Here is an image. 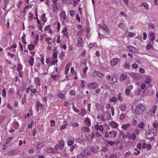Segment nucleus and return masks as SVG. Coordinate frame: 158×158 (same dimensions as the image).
I'll return each instance as SVG.
<instances>
[{
  "label": "nucleus",
  "mask_w": 158,
  "mask_h": 158,
  "mask_svg": "<svg viewBox=\"0 0 158 158\" xmlns=\"http://www.w3.org/2000/svg\"><path fill=\"white\" fill-rule=\"evenodd\" d=\"M157 131L154 129H150L146 131L145 136L146 139L154 141L155 136L156 135Z\"/></svg>",
  "instance_id": "1"
},
{
  "label": "nucleus",
  "mask_w": 158,
  "mask_h": 158,
  "mask_svg": "<svg viewBox=\"0 0 158 158\" xmlns=\"http://www.w3.org/2000/svg\"><path fill=\"white\" fill-rule=\"evenodd\" d=\"M145 110V106L142 104L140 103L138 104L136 107L135 112L137 115L141 114Z\"/></svg>",
  "instance_id": "2"
},
{
  "label": "nucleus",
  "mask_w": 158,
  "mask_h": 158,
  "mask_svg": "<svg viewBox=\"0 0 158 158\" xmlns=\"http://www.w3.org/2000/svg\"><path fill=\"white\" fill-rule=\"evenodd\" d=\"M117 135V133L114 131H107L105 133V137L111 139L114 138Z\"/></svg>",
  "instance_id": "3"
},
{
  "label": "nucleus",
  "mask_w": 158,
  "mask_h": 158,
  "mask_svg": "<svg viewBox=\"0 0 158 158\" xmlns=\"http://www.w3.org/2000/svg\"><path fill=\"white\" fill-rule=\"evenodd\" d=\"M120 61V60L118 58H113L110 62L111 65L112 66H114L118 64Z\"/></svg>",
  "instance_id": "4"
},
{
  "label": "nucleus",
  "mask_w": 158,
  "mask_h": 158,
  "mask_svg": "<svg viewBox=\"0 0 158 158\" xmlns=\"http://www.w3.org/2000/svg\"><path fill=\"white\" fill-rule=\"evenodd\" d=\"M111 117V115L110 113L106 112L101 117V119L103 121L108 120Z\"/></svg>",
  "instance_id": "5"
},
{
  "label": "nucleus",
  "mask_w": 158,
  "mask_h": 158,
  "mask_svg": "<svg viewBox=\"0 0 158 158\" xmlns=\"http://www.w3.org/2000/svg\"><path fill=\"white\" fill-rule=\"evenodd\" d=\"M106 78L107 80H109L110 83L111 84H114L117 81L116 79H114V77H111L110 75H107Z\"/></svg>",
  "instance_id": "6"
},
{
  "label": "nucleus",
  "mask_w": 158,
  "mask_h": 158,
  "mask_svg": "<svg viewBox=\"0 0 158 158\" xmlns=\"http://www.w3.org/2000/svg\"><path fill=\"white\" fill-rule=\"evenodd\" d=\"M157 108L156 105H154L150 110L149 114L151 116H153L155 114L156 110Z\"/></svg>",
  "instance_id": "7"
},
{
  "label": "nucleus",
  "mask_w": 158,
  "mask_h": 158,
  "mask_svg": "<svg viewBox=\"0 0 158 158\" xmlns=\"http://www.w3.org/2000/svg\"><path fill=\"white\" fill-rule=\"evenodd\" d=\"M98 86V84L95 82H93L92 83H89L87 86L90 89H95Z\"/></svg>",
  "instance_id": "8"
},
{
  "label": "nucleus",
  "mask_w": 158,
  "mask_h": 158,
  "mask_svg": "<svg viewBox=\"0 0 158 158\" xmlns=\"http://www.w3.org/2000/svg\"><path fill=\"white\" fill-rule=\"evenodd\" d=\"M36 20L37 24L38 25V27L39 30H42V28L44 23L41 22L40 20L39 19L38 17H36Z\"/></svg>",
  "instance_id": "9"
},
{
  "label": "nucleus",
  "mask_w": 158,
  "mask_h": 158,
  "mask_svg": "<svg viewBox=\"0 0 158 158\" xmlns=\"http://www.w3.org/2000/svg\"><path fill=\"white\" fill-rule=\"evenodd\" d=\"M83 45L82 38L80 37L77 38V46L79 47H81Z\"/></svg>",
  "instance_id": "10"
},
{
  "label": "nucleus",
  "mask_w": 158,
  "mask_h": 158,
  "mask_svg": "<svg viewBox=\"0 0 158 158\" xmlns=\"http://www.w3.org/2000/svg\"><path fill=\"white\" fill-rule=\"evenodd\" d=\"M84 121L85 123L88 127H89L91 126V120L88 117L85 118Z\"/></svg>",
  "instance_id": "11"
},
{
  "label": "nucleus",
  "mask_w": 158,
  "mask_h": 158,
  "mask_svg": "<svg viewBox=\"0 0 158 158\" xmlns=\"http://www.w3.org/2000/svg\"><path fill=\"white\" fill-rule=\"evenodd\" d=\"M95 128L96 130H99L100 132L102 131L103 130V126L101 125H99L98 124L95 125Z\"/></svg>",
  "instance_id": "12"
},
{
  "label": "nucleus",
  "mask_w": 158,
  "mask_h": 158,
  "mask_svg": "<svg viewBox=\"0 0 158 158\" xmlns=\"http://www.w3.org/2000/svg\"><path fill=\"white\" fill-rule=\"evenodd\" d=\"M19 151L18 150H11L7 152V155L9 156L15 155L18 153Z\"/></svg>",
  "instance_id": "13"
},
{
  "label": "nucleus",
  "mask_w": 158,
  "mask_h": 158,
  "mask_svg": "<svg viewBox=\"0 0 158 158\" xmlns=\"http://www.w3.org/2000/svg\"><path fill=\"white\" fill-rule=\"evenodd\" d=\"M60 16L63 20V23H64L65 22L64 20H65L66 19V16L65 12L64 10L61 11L60 14Z\"/></svg>",
  "instance_id": "14"
},
{
  "label": "nucleus",
  "mask_w": 158,
  "mask_h": 158,
  "mask_svg": "<svg viewBox=\"0 0 158 158\" xmlns=\"http://www.w3.org/2000/svg\"><path fill=\"white\" fill-rule=\"evenodd\" d=\"M127 48L129 49V51L132 53H135L137 52L135 47L131 46H128Z\"/></svg>",
  "instance_id": "15"
},
{
  "label": "nucleus",
  "mask_w": 158,
  "mask_h": 158,
  "mask_svg": "<svg viewBox=\"0 0 158 158\" xmlns=\"http://www.w3.org/2000/svg\"><path fill=\"white\" fill-rule=\"evenodd\" d=\"M61 32L63 33V35L64 36L66 37L67 38H69L68 33L67 32V29L66 27H64Z\"/></svg>",
  "instance_id": "16"
},
{
  "label": "nucleus",
  "mask_w": 158,
  "mask_h": 158,
  "mask_svg": "<svg viewBox=\"0 0 158 158\" xmlns=\"http://www.w3.org/2000/svg\"><path fill=\"white\" fill-rule=\"evenodd\" d=\"M109 126L112 128H116L118 127V124L114 122H112L109 124Z\"/></svg>",
  "instance_id": "17"
},
{
  "label": "nucleus",
  "mask_w": 158,
  "mask_h": 158,
  "mask_svg": "<svg viewBox=\"0 0 158 158\" xmlns=\"http://www.w3.org/2000/svg\"><path fill=\"white\" fill-rule=\"evenodd\" d=\"M34 83L36 85L40 86L41 85V81L40 78L38 77H36L34 80Z\"/></svg>",
  "instance_id": "18"
},
{
  "label": "nucleus",
  "mask_w": 158,
  "mask_h": 158,
  "mask_svg": "<svg viewBox=\"0 0 158 158\" xmlns=\"http://www.w3.org/2000/svg\"><path fill=\"white\" fill-rule=\"evenodd\" d=\"M148 37L152 41L155 40V37L154 34L152 32H150L148 34Z\"/></svg>",
  "instance_id": "19"
},
{
  "label": "nucleus",
  "mask_w": 158,
  "mask_h": 158,
  "mask_svg": "<svg viewBox=\"0 0 158 158\" xmlns=\"http://www.w3.org/2000/svg\"><path fill=\"white\" fill-rule=\"evenodd\" d=\"M47 152L48 153H56V150H55V149L53 148H48L47 150Z\"/></svg>",
  "instance_id": "20"
},
{
  "label": "nucleus",
  "mask_w": 158,
  "mask_h": 158,
  "mask_svg": "<svg viewBox=\"0 0 158 158\" xmlns=\"http://www.w3.org/2000/svg\"><path fill=\"white\" fill-rule=\"evenodd\" d=\"M152 81L151 78L149 76L147 77L145 79V82L147 84H150Z\"/></svg>",
  "instance_id": "21"
},
{
  "label": "nucleus",
  "mask_w": 158,
  "mask_h": 158,
  "mask_svg": "<svg viewBox=\"0 0 158 158\" xmlns=\"http://www.w3.org/2000/svg\"><path fill=\"white\" fill-rule=\"evenodd\" d=\"M29 60L28 61L29 65L31 66L33 65V63L34 61V58L33 57L31 56H29Z\"/></svg>",
  "instance_id": "22"
},
{
  "label": "nucleus",
  "mask_w": 158,
  "mask_h": 158,
  "mask_svg": "<svg viewBox=\"0 0 158 158\" xmlns=\"http://www.w3.org/2000/svg\"><path fill=\"white\" fill-rule=\"evenodd\" d=\"M127 77V75L125 74H122L119 77V80L121 81H123L125 80Z\"/></svg>",
  "instance_id": "23"
},
{
  "label": "nucleus",
  "mask_w": 158,
  "mask_h": 158,
  "mask_svg": "<svg viewBox=\"0 0 158 158\" xmlns=\"http://www.w3.org/2000/svg\"><path fill=\"white\" fill-rule=\"evenodd\" d=\"M58 51H56V47H55V49L53 50L52 54V57L54 59H56L57 57V54Z\"/></svg>",
  "instance_id": "24"
},
{
  "label": "nucleus",
  "mask_w": 158,
  "mask_h": 158,
  "mask_svg": "<svg viewBox=\"0 0 158 158\" xmlns=\"http://www.w3.org/2000/svg\"><path fill=\"white\" fill-rule=\"evenodd\" d=\"M46 14L45 13L44 14L41 15V20L45 23L47 21V18L45 17Z\"/></svg>",
  "instance_id": "25"
},
{
  "label": "nucleus",
  "mask_w": 158,
  "mask_h": 158,
  "mask_svg": "<svg viewBox=\"0 0 158 158\" xmlns=\"http://www.w3.org/2000/svg\"><path fill=\"white\" fill-rule=\"evenodd\" d=\"M71 65V63L69 62L68 64L66 65L65 67V74L66 75L68 74V72L69 71V69L70 66Z\"/></svg>",
  "instance_id": "26"
},
{
  "label": "nucleus",
  "mask_w": 158,
  "mask_h": 158,
  "mask_svg": "<svg viewBox=\"0 0 158 158\" xmlns=\"http://www.w3.org/2000/svg\"><path fill=\"white\" fill-rule=\"evenodd\" d=\"M39 106L42 107L44 106V105L42 104H40V102H38L37 103L36 106V110L37 112H39Z\"/></svg>",
  "instance_id": "27"
},
{
  "label": "nucleus",
  "mask_w": 158,
  "mask_h": 158,
  "mask_svg": "<svg viewBox=\"0 0 158 158\" xmlns=\"http://www.w3.org/2000/svg\"><path fill=\"white\" fill-rule=\"evenodd\" d=\"M84 157L87 158V157L85 155L84 152H82L77 155V158H84Z\"/></svg>",
  "instance_id": "28"
},
{
  "label": "nucleus",
  "mask_w": 158,
  "mask_h": 158,
  "mask_svg": "<svg viewBox=\"0 0 158 158\" xmlns=\"http://www.w3.org/2000/svg\"><path fill=\"white\" fill-rule=\"evenodd\" d=\"M123 67L124 69H129L130 68V64L129 62H125L124 65Z\"/></svg>",
  "instance_id": "29"
},
{
  "label": "nucleus",
  "mask_w": 158,
  "mask_h": 158,
  "mask_svg": "<svg viewBox=\"0 0 158 158\" xmlns=\"http://www.w3.org/2000/svg\"><path fill=\"white\" fill-rule=\"evenodd\" d=\"M59 148L60 149H61L64 147V143L63 140H60L59 143Z\"/></svg>",
  "instance_id": "30"
},
{
  "label": "nucleus",
  "mask_w": 158,
  "mask_h": 158,
  "mask_svg": "<svg viewBox=\"0 0 158 158\" xmlns=\"http://www.w3.org/2000/svg\"><path fill=\"white\" fill-rule=\"evenodd\" d=\"M14 138L13 137H11L8 138L6 140V143L7 144H9L14 139Z\"/></svg>",
  "instance_id": "31"
},
{
  "label": "nucleus",
  "mask_w": 158,
  "mask_h": 158,
  "mask_svg": "<svg viewBox=\"0 0 158 158\" xmlns=\"http://www.w3.org/2000/svg\"><path fill=\"white\" fill-rule=\"evenodd\" d=\"M130 126V125L129 124H123L122 126V129L124 131L126 130L127 128H128Z\"/></svg>",
  "instance_id": "32"
},
{
  "label": "nucleus",
  "mask_w": 158,
  "mask_h": 158,
  "mask_svg": "<svg viewBox=\"0 0 158 158\" xmlns=\"http://www.w3.org/2000/svg\"><path fill=\"white\" fill-rule=\"evenodd\" d=\"M67 124L68 122L66 121H65L64 122V124L60 128V130L62 131L64 128H65L67 126Z\"/></svg>",
  "instance_id": "33"
},
{
  "label": "nucleus",
  "mask_w": 158,
  "mask_h": 158,
  "mask_svg": "<svg viewBox=\"0 0 158 158\" xmlns=\"http://www.w3.org/2000/svg\"><path fill=\"white\" fill-rule=\"evenodd\" d=\"M58 62V60L56 59L52 60L50 59V64L51 65H54Z\"/></svg>",
  "instance_id": "34"
},
{
  "label": "nucleus",
  "mask_w": 158,
  "mask_h": 158,
  "mask_svg": "<svg viewBox=\"0 0 158 158\" xmlns=\"http://www.w3.org/2000/svg\"><path fill=\"white\" fill-rule=\"evenodd\" d=\"M139 127L142 130H144L145 124L143 122H141L138 125Z\"/></svg>",
  "instance_id": "35"
},
{
  "label": "nucleus",
  "mask_w": 158,
  "mask_h": 158,
  "mask_svg": "<svg viewBox=\"0 0 158 158\" xmlns=\"http://www.w3.org/2000/svg\"><path fill=\"white\" fill-rule=\"evenodd\" d=\"M54 24H57V30L58 32H59L60 29V27H61V25H60V23L58 22H55Z\"/></svg>",
  "instance_id": "36"
},
{
  "label": "nucleus",
  "mask_w": 158,
  "mask_h": 158,
  "mask_svg": "<svg viewBox=\"0 0 158 158\" xmlns=\"http://www.w3.org/2000/svg\"><path fill=\"white\" fill-rule=\"evenodd\" d=\"M120 110L122 111H124L126 109V106L125 104H122L120 106Z\"/></svg>",
  "instance_id": "37"
},
{
  "label": "nucleus",
  "mask_w": 158,
  "mask_h": 158,
  "mask_svg": "<svg viewBox=\"0 0 158 158\" xmlns=\"http://www.w3.org/2000/svg\"><path fill=\"white\" fill-rule=\"evenodd\" d=\"M57 96L61 99H64L65 98V95L64 94L59 93L57 94Z\"/></svg>",
  "instance_id": "38"
},
{
  "label": "nucleus",
  "mask_w": 158,
  "mask_h": 158,
  "mask_svg": "<svg viewBox=\"0 0 158 158\" xmlns=\"http://www.w3.org/2000/svg\"><path fill=\"white\" fill-rule=\"evenodd\" d=\"M118 26L121 29L124 28L125 27V23H120L118 24Z\"/></svg>",
  "instance_id": "39"
},
{
  "label": "nucleus",
  "mask_w": 158,
  "mask_h": 158,
  "mask_svg": "<svg viewBox=\"0 0 158 158\" xmlns=\"http://www.w3.org/2000/svg\"><path fill=\"white\" fill-rule=\"evenodd\" d=\"M114 108V107L113 106H111L110 104H107L106 105V108L107 110L110 109L111 110Z\"/></svg>",
  "instance_id": "40"
},
{
  "label": "nucleus",
  "mask_w": 158,
  "mask_h": 158,
  "mask_svg": "<svg viewBox=\"0 0 158 158\" xmlns=\"http://www.w3.org/2000/svg\"><path fill=\"white\" fill-rule=\"evenodd\" d=\"M153 126L155 128H157L158 127V123L157 120H155L153 123Z\"/></svg>",
  "instance_id": "41"
},
{
  "label": "nucleus",
  "mask_w": 158,
  "mask_h": 158,
  "mask_svg": "<svg viewBox=\"0 0 158 158\" xmlns=\"http://www.w3.org/2000/svg\"><path fill=\"white\" fill-rule=\"evenodd\" d=\"M25 38H26V35H25V34H24L22 36V38H21L22 41L23 43L25 44H27V42L25 41Z\"/></svg>",
  "instance_id": "42"
},
{
  "label": "nucleus",
  "mask_w": 158,
  "mask_h": 158,
  "mask_svg": "<svg viewBox=\"0 0 158 158\" xmlns=\"http://www.w3.org/2000/svg\"><path fill=\"white\" fill-rule=\"evenodd\" d=\"M74 143V141L72 140L68 141L67 142V145L69 146H73Z\"/></svg>",
  "instance_id": "43"
},
{
  "label": "nucleus",
  "mask_w": 158,
  "mask_h": 158,
  "mask_svg": "<svg viewBox=\"0 0 158 158\" xmlns=\"http://www.w3.org/2000/svg\"><path fill=\"white\" fill-rule=\"evenodd\" d=\"M35 47V46L34 44H30L28 45V48L29 50H31Z\"/></svg>",
  "instance_id": "44"
},
{
  "label": "nucleus",
  "mask_w": 158,
  "mask_h": 158,
  "mask_svg": "<svg viewBox=\"0 0 158 158\" xmlns=\"http://www.w3.org/2000/svg\"><path fill=\"white\" fill-rule=\"evenodd\" d=\"M34 87V86L32 85H31L30 86V87H28L26 88V91L27 93H29L30 92V89H33Z\"/></svg>",
  "instance_id": "45"
},
{
  "label": "nucleus",
  "mask_w": 158,
  "mask_h": 158,
  "mask_svg": "<svg viewBox=\"0 0 158 158\" xmlns=\"http://www.w3.org/2000/svg\"><path fill=\"white\" fill-rule=\"evenodd\" d=\"M98 71L97 70H94L92 74V76L93 77H96L98 75Z\"/></svg>",
  "instance_id": "46"
},
{
  "label": "nucleus",
  "mask_w": 158,
  "mask_h": 158,
  "mask_svg": "<svg viewBox=\"0 0 158 158\" xmlns=\"http://www.w3.org/2000/svg\"><path fill=\"white\" fill-rule=\"evenodd\" d=\"M17 69V70L19 72H20L22 69V66L21 64H18Z\"/></svg>",
  "instance_id": "47"
},
{
  "label": "nucleus",
  "mask_w": 158,
  "mask_h": 158,
  "mask_svg": "<svg viewBox=\"0 0 158 158\" xmlns=\"http://www.w3.org/2000/svg\"><path fill=\"white\" fill-rule=\"evenodd\" d=\"M82 130L87 132H89L90 131V129L88 127H84L82 128Z\"/></svg>",
  "instance_id": "48"
},
{
  "label": "nucleus",
  "mask_w": 158,
  "mask_h": 158,
  "mask_svg": "<svg viewBox=\"0 0 158 158\" xmlns=\"http://www.w3.org/2000/svg\"><path fill=\"white\" fill-rule=\"evenodd\" d=\"M125 114L124 113H122L120 115V119L121 120H123L125 117Z\"/></svg>",
  "instance_id": "49"
},
{
  "label": "nucleus",
  "mask_w": 158,
  "mask_h": 158,
  "mask_svg": "<svg viewBox=\"0 0 158 158\" xmlns=\"http://www.w3.org/2000/svg\"><path fill=\"white\" fill-rule=\"evenodd\" d=\"M69 13L71 16L74 17L75 13L73 10H69Z\"/></svg>",
  "instance_id": "50"
},
{
  "label": "nucleus",
  "mask_w": 158,
  "mask_h": 158,
  "mask_svg": "<svg viewBox=\"0 0 158 158\" xmlns=\"http://www.w3.org/2000/svg\"><path fill=\"white\" fill-rule=\"evenodd\" d=\"M73 110L74 111L77 113H79V110L77 109V108L75 106L73 103Z\"/></svg>",
  "instance_id": "51"
},
{
  "label": "nucleus",
  "mask_w": 158,
  "mask_h": 158,
  "mask_svg": "<svg viewBox=\"0 0 158 158\" xmlns=\"http://www.w3.org/2000/svg\"><path fill=\"white\" fill-rule=\"evenodd\" d=\"M131 90L130 89H126L125 92V94L127 96H129L130 95V93Z\"/></svg>",
  "instance_id": "52"
},
{
  "label": "nucleus",
  "mask_w": 158,
  "mask_h": 158,
  "mask_svg": "<svg viewBox=\"0 0 158 158\" xmlns=\"http://www.w3.org/2000/svg\"><path fill=\"white\" fill-rule=\"evenodd\" d=\"M121 93H119L117 97V99L118 100L120 101H122L123 100L122 98L121 97Z\"/></svg>",
  "instance_id": "53"
},
{
  "label": "nucleus",
  "mask_w": 158,
  "mask_h": 158,
  "mask_svg": "<svg viewBox=\"0 0 158 158\" xmlns=\"http://www.w3.org/2000/svg\"><path fill=\"white\" fill-rule=\"evenodd\" d=\"M143 6L145 7V8L146 9H149V5L148 3L146 2H143Z\"/></svg>",
  "instance_id": "54"
},
{
  "label": "nucleus",
  "mask_w": 158,
  "mask_h": 158,
  "mask_svg": "<svg viewBox=\"0 0 158 158\" xmlns=\"http://www.w3.org/2000/svg\"><path fill=\"white\" fill-rule=\"evenodd\" d=\"M131 152H126L124 155V157L126 158L129 155H131Z\"/></svg>",
  "instance_id": "55"
},
{
  "label": "nucleus",
  "mask_w": 158,
  "mask_h": 158,
  "mask_svg": "<svg viewBox=\"0 0 158 158\" xmlns=\"http://www.w3.org/2000/svg\"><path fill=\"white\" fill-rule=\"evenodd\" d=\"M88 67L86 66L85 67H84L83 69V74H85L86 73V72L88 69Z\"/></svg>",
  "instance_id": "56"
},
{
  "label": "nucleus",
  "mask_w": 158,
  "mask_h": 158,
  "mask_svg": "<svg viewBox=\"0 0 158 158\" xmlns=\"http://www.w3.org/2000/svg\"><path fill=\"white\" fill-rule=\"evenodd\" d=\"M15 126H14V128L15 129H17L18 127L19 126V125L18 122L17 121H15L14 122Z\"/></svg>",
  "instance_id": "57"
},
{
  "label": "nucleus",
  "mask_w": 158,
  "mask_h": 158,
  "mask_svg": "<svg viewBox=\"0 0 158 158\" xmlns=\"http://www.w3.org/2000/svg\"><path fill=\"white\" fill-rule=\"evenodd\" d=\"M136 135L134 134H132L131 135V138L133 140H134L136 138Z\"/></svg>",
  "instance_id": "58"
},
{
  "label": "nucleus",
  "mask_w": 158,
  "mask_h": 158,
  "mask_svg": "<svg viewBox=\"0 0 158 158\" xmlns=\"http://www.w3.org/2000/svg\"><path fill=\"white\" fill-rule=\"evenodd\" d=\"M116 98L113 97L111 98L109 100L110 102H115L116 101Z\"/></svg>",
  "instance_id": "59"
},
{
  "label": "nucleus",
  "mask_w": 158,
  "mask_h": 158,
  "mask_svg": "<svg viewBox=\"0 0 158 158\" xmlns=\"http://www.w3.org/2000/svg\"><path fill=\"white\" fill-rule=\"evenodd\" d=\"M2 95L4 97H5L6 96V91L5 88H4V89L2 90Z\"/></svg>",
  "instance_id": "60"
},
{
  "label": "nucleus",
  "mask_w": 158,
  "mask_h": 158,
  "mask_svg": "<svg viewBox=\"0 0 158 158\" xmlns=\"http://www.w3.org/2000/svg\"><path fill=\"white\" fill-rule=\"evenodd\" d=\"M117 156L116 154H113L111 155L109 158H117Z\"/></svg>",
  "instance_id": "61"
},
{
  "label": "nucleus",
  "mask_w": 158,
  "mask_h": 158,
  "mask_svg": "<svg viewBox=\"0 0 158 158\" xmlns=\"http://www.w3.org/2000/svg\"><path fill=\"white\" fill-rule=\"evenodd\" d=\"M102 28L106 32H108L109 31L108 28L106 26H103L102 27Z\"/></svg>",
  "instance_id": "62"
},
{
  "label": "nucleus",
  "mask_w": 158,
  "mask_h": 158,
  "mask_svg": "<svg viewBox=\"0 0 158 158\" xmlns=\"http://www.w3.org/2000/svg\"><path fill=\"white\" fill-rule=\"evenodd\" d=\"M83 30L82 29H81L77 33V36H79L82 35V33L83 32Z\"/></svg>",
  "instance_id": "63"
},
{
  "label": "nucleus",
  "mask_w": 158,
  "mask_h": 158,
  "mask_svg": "<svg viewBox=\"0 0 158 158\" xmlns=\"http://www.w3.org/2000/svg\"><path fill=\"white\" fill-rule=\"evenodd\" d=\"M135 34L133 32H129V33L128 36H129V37H133L135 36Z\"/></svg>",
  "instance_id": "64"
}]
</instances>
